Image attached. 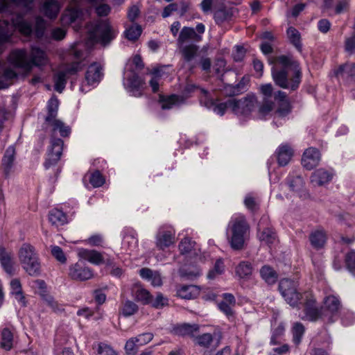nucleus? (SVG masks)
Here are the masks:
<instances>
[{
	"label": "nucleus",
	"instance_id": "nucleus-1",
	"mask_svg": "<svg viewBox=\"0 0 355 355\" xmlns=\"http://www.w3.org/2000/svg\"><path fill=\"white\" fill-rule=\"evenodd\" d=\"M9 62L15 68L21 69L26 73L31 71L33 66H44L48 62V58L44 51L33 46L31 49V60L25 49H15L8 57Z\"/></svg>",
	"mask_w": 355,
	"mask_h": 355
},
{
	"label": "nucleus",
	"instance_id": "nucleus-2",
	"mask_svg": "<svg viewBox=\"0 0 355 355\" xmlns=\"http://www.w3.org/2000/svg\"><path fill=\"white\" fill-rule=\"evenodd\" d=\"M249 232L250 226L243 215L233 216L226 232L231 248L235 250L243 249Z\"/></svg>",
	"mask_w": 355,
	"mask_h": 355
},
{
	"label": "nucleus",
	"instance_id": "nucleus-3",
	"mask_svg": "<svg viewBox=\"0 0 355 355\" xmlns=\"http://www.w3.org/2000/svg\"><path fill=\"white\" fill-rule=\"evenodd\" d=\"M87 29L89 42L103 46L109 45L119 33L107 20L102 19L89 23Z\"/></svg>",
	"mask_w": 355,
	"mask_h": 355
},
{
	"label": "nucleus",
	"instance_id": "nucleus-4",
	"mask_svg": "<svg viewBox=\"0 0 355 355\" xmlns=\"http://www.w3.org/2000/svg\"><path fill=\"white\" fill-rule=\"evenodd\" d=\"M18 257L23 269L31 276L40 274L41 264L35 248L24 243L19 250Z\"/></svg>",
	"mask_w": 355,
	"mask_h": 355
},
{
	"label": "nucleus",
	"instance_id": "nucleus-5",
	"mask_svg": "<svg viewBox=\"0 0 355 355\" xmlns=\"http://www.w3.org/2000/svg\"><path fill=\"white\" fill-rule=\"evenodd\" d=\"M272 76L275 84L279 87L294 91L300 85L302 73L300 69L295 67L292 76H290L288 70L285 69L277 70L272 68Z\"/></svg>",
	"mask_w": 355,
	"mask_h": 355
},
{
	"label": "nucleus",
	"instance_id": "nucleus-6",
	"mask_svg": "<svg viewBox=\"0 0 355 355\" xmlns=\"http://www.w3.org/2000/svg\"><path fill=\"white\" fill-rule=\"evenodd\" d=\"M298 283L285 278L279 281V291L285 301L293 307H297L302 303L304 293L298 291Z\"/></svg>",
	"mask_w": 355,
	"mask_h": 355
},
{
	"label": "nucleus",
	"instance_id": "nucleus-7",
	"mask_svg": "<svg viewBox=\"0 0 355 355\" xmlns=\"http://www.w3.org/2000/svg\"><path fill=\"white\" fill-rule=\"evenodd\" d=\"M257 104V98L254 94H248L245 96L236 99L232 98L230 103L232 112L241 116L250 115Z\"/></svg>",
	"mask_w": 355,
	"mask_h": 355
},
{
	"label": "nucleus",
	"instance_id": "nucleus-8",
	"mask_svg": "<svg viewBox=\"0 0 355 355\" xmlns=\"http://www.w3.org/2000/svg\"><path fill=\"white\" fill-rule=\"evenodd\" d=\"M201 89L194 84L187 83L183 89L182 95L172 94L166 97L160 96L159 103H161V107L163 110H166L171 109L174 105H179L183 103L187 98L190 97L192 93L196 90L200 92Z\"/></svg>",
	"mask_w": 355,
	"mask_h": 355
},
{
	"label": "nucleus",
	"instance_id": "nucleus-9",
	"mask_svg": "<svg viewBox=\"0 0 355 355\" xmlns=\"http://www.w3.org/2000/svg\"><path fill=\"white\" fill-rule=\"evenodd\" d=\"M316 300L310 292H304V300L301 304H304V315L300 316L302 320H306L315 322L322 317H324V313L322 308L318 309L315 306Z\"/></svg>",
	"mask_w": 355,
	"mask_h": 355
},
{
	"label": "nucleus",
	"instance_id": "nucleus-10",
	"mask_svg": "<svg viewBox=\"0 0 355 355\" xmlns=\"http://www.w3.org/2000/svg\"><path fill=\"white\" fill-rule=\"evenodd\" d=\"M259 91L262 96V103L258 108V114L260 118H263L274 108L273 97L275 93H273V87L270 83L260 85Z\"/></svg>",
	"mask_w": 355,
	"mask_h": 355
},
{
	"label": "nucleus",
	"instance_id": "nucleus-11",
	"mask_svg": "<svg viewBox=\"0 0 355 355\" xmlns=\"http://www.w3.org/2000/svg\"><path fill=\"white\" fill-rule=\"evenodd\" d=\"M199 101L200 105L212 110L216 114L223 116L227 109H230V103L232 102V98L228 99L224 103H217L214 99L210 97L207 90L201 89Z\"/></svg>",
	"mask_w": 355,
	"mask_h": 355
},
{
	"label": "nucleus",
	"instance_id": "nucleus-12",
	"mask_svg": "<svg viewBox=\"0 0 355 355\" xmlns=\"http://www.w3.org/2000/svg\"><path fill=\"white\" fill-rule=\"evenodd\" d=\"M64 142L61 139L52 138L51 141V146L48 150L47 157L44 166L46 169H49L51 166H54L60 160Z\"/></svg>",
	"mask_w": 355,
	"mask_h": 355
},
{
	"label": "nucleus",
	"instance_id": "nucleus-13",
	"mask_svg": "<svg viewBox=\"0 0 355 355\" xmlns=\"http://www.w3.org/2000/svg\"><path fill=\"white\" fill-rule=\"evenodd\" d=\"M103 76V67L101 64L97 62L91 64L85 73V80L80 87V89L83 92L85 85L95 87L100 83Z\"/></svg>",
	"mask_w": 355,
	"mask_h": 355
},
{
	"label": "nucleus",
	"instance_id": "nucleus-14",
	"mask_svg": "<svg viewBox=\"0 0 355 355\" xmlns=\"http://www.w3.org/2000/svg\"><path fill=\"white\" fill-rule=\"evenodd\" d=\"M340 307L339 299L335 295H329L324 299L322 309L324 313V317H327L328 321L331 322L332 317L338 312Z\"/></svg>",
	"mask_w": 355,
	"mask_h": 355
},
{
	"label": "nucleus",
	"instance_id": "nucleus-15",
	"mask_svg": "<svg viewBox=\"0 0 355 355\" xmlns=\"http://www.w3.org/2000/svg\"><path fill=\"white\" fill-rule=\"evenodd\" d=\"M69 275L71 279L78 281H86L92 279L94 276L91 268L79 263H76L69 268Z\"/></svg>",
	"mask_w": 355,
	"mask_h": 355
},
{
	"label": "nucleus",
	"instance_id": "nucleus-16",
	"mask_svg": "<svg viewBox=\"0 0 355 355\" xmlns=\"http://www.w3.org/2000/svg\"><path fill=\"white\" fill-rule=\"evenodd\" d=\"M12 23L8 22V21H2L0 23V26H2V28L3 30H6L8 26L12 27V33L10 35V37L12 35V33L15 30V28L19 29V31L24 35H30L32 33V26L31 25L24 21L21 17H18L16 20H14L13 18L11 19Z\"/></svg>",
	"mask_w": 355,
	"mask_h": 355
},
{
	"label": "nucleus",
	"instance_id": "nucleus-17",
	"mask_svg": "<svg viewBox=\"0 0 355 355\" xmlns=\"http://www.w3.org/2000/svg\"><path fill=\"white\" fill-rule=\"evenodd\" d=\"M127 83H124L132 96L139 97L142 95V88L145 84L144 79L135 73L132 72L127 77Z\"/></svg>",
	"mask_w": 355,
	"mask_h": 355
},
{
	"label": "nucleus",
	"instance_id": "nucleus-18",
	"mask_svg": "<svg viewBox=\"0 0 355 355\" xmlns=\"http://www.w3.org/2000/svg\"><path fill=\"white\" fill-rule=\"evenodd\" d=\"M175 243V231L160 228L156 236V246L159 250H164Z\"/></svg>",
	"mask_w": 355,
	"mask_h": 355
},
{
	"label": "nucleus",
	"instance_id": "nucleus-19",
	"mask_svg": "<svg viewBox=\"0 0 355 355\" xmlns=\"http://www.w3.org/2000/svg\"><path fill=\"white\" fill-rule=\"evenodd\" d=\"M275 100L277 102V109L275 111V115L280 118L288 115L291 110V106L286 93L278 91L275 94Z\"/></svg>",
	"mask_w": 355,
	"mask_h": 355
},
{
	"label": "nucleus",
	"instance_id": "nucleus-20",
	"mask_svg": "<svg viewBox=\"0 0 355 355\" xmlns=\"http://www.w3.org/2000/svg\"><path fill=\"white\" fill-rule=\"evenodd\" d=\"M320 161V152L314 148H309L303 154L302 163L306 169L311 170L316 166Z\"/></svg>",
	"mask_w": 355,
	"mask_h": 355
},
{
	"label": "nucleus",
	"instance_id": "nucleus-21",
	"mask_svg": "<svg viewBox=\"0 0 355 355\" xmlns=\"http://www.w3.org/2000/svg\"><path fill=\"white\" fill-rule=\"evenodd\" d=\"M202 36L198 35L195 29L191 27L184 26L180 31L177 40V45H182L191 43V41L200 42Z\"/></svg>",
	"mask_w": 355,
	"mask_h": 355
},
{
	"label": "nucleus",
	"instance_id": "nucleus-22",
	"mask_svg": "<svg viewBox=\"0 0 355 355\" xmlns=\"http://www.w3.org/2000/svg\"><path fill=\"white\" fill-rule=\"evenodd\" d=\"M0 262L5 272L10 276L15 274V261L13 254L6 251L3 248H0Z\"/></svg>",
	"mask_w": 355,
	"mask_h": 355
},
{
	"label": "nucleus",
	"instance_id": "nucleus-23",
	"mask_svg": "<svg viewBox=\"0 0 355 355\" xmlns=\"http://www.w3.org/2000/svg\"><path fill=\"white\" fill-rule=\"evenodd\" d=\"M330 171L319 168L315 171L311 176V182L314 186H322L329 182L333 178Z\"/></svg>",
	"mask_w": 355,
	"mask_h": 355
},
{
	"label": "nucleus",
	"instance_id": "nucleus-24",
	"mask_svg": "<svg viewBox=\"0 0 355 355\" xmlns=\"http://www.w3.org/2000/svg\"><path fill=\"white\" fill-rule=\"evenodd\" d=\"M78 256L94 265H100L104 262L103 254L95 250L81 248L78 250Z\"/></svg>",
	"mask_w": 355,
	"mask_h": 355
},
{
	"label": "nucleus",
	"instance_id": "nucleus-25",
	"mask_svg": "<svg viewBox=\"0 0 355 355\" xmlns=\"http://www.w3.org/2000/svg\"><path fill=\"white\" fill-rule=\"evenodd\" d=\"M34 0H0V12H6L10 10V6L21 7L26 10L33 8Z\"/></svg>",
	"mask_w": 355,
	"mask_h": 355
},
{
	"label": "nucleus",
	"instance_id": "nucleus-26",
	"mask_svg": "<svg viewBox=\"0 0 355 355\" xmlns=\"http://www.w3.org/2000/svg\"><path fill=\"white\" fill-rule=\"evenodd\" d=\"M60 10V5L57 0H45L42 4L41 11L49 19L57 17Z\"/></svg>",
	"mask_w": 355,
	"mask_h": 355
},
{
	"label": "nucleus",
	"instance_id": "nucleus-27",
	"mask_svg": "<svg viewBox=\"0 0 355 355\" xmlns=\"http://www.w3.org/2000/svg\"><path fill=\"white\" fill-rule=\"evenodd\" d=\"M327 236L323 230L313 231L309 235V241L311 246L315 250H320L326 244Z\"/></svg>",
	"mask_w": 355,
	"mask_h": 355
},
{
	"label": "nucleus",
	"instance_id": "nucleus-28",
	"mask_svg": "<svg viewBox=\"0 0 355 355\" xmlns=\"http://www.w3.org/2000/svg\"><path fill=\"white\" fill-rule=\"evenodd\" d=\"M276 154L278 164L284 166L290 162L293 155V151L291 147L288 144H282L277 149Z\"/></svg>",
	"mask_w": 355,
	"mask_h": 355
},
{
	"label": "nucleus",
	"instance_id": "nucleus-29",
	"mask_svg": "<svg viewBox=\"0 0 355 355\" xmlns=\"http://www.w3.org/2000/svg\"><path fill=\"white\" fill-rule=\"evenodd\" d=\"M139 275L141 278L151 282L154 286H159L162 284V279L160 274L157 271H153L148 268H143L139 270Z\"/></svg>",
	"mask_w": 355,
	"mask_h": 355
},
{
	"label": "nucleus",
	"instance_id": "nucleus-30",
	"mask_svg": "<svg viewBox=\"0 0 355 355\" xmlns=\"http://www.w3.org/2000/svg\"><path fill=\"white\" fill-rule=\"evenodd\" d=\"M184 60L189 62H191L197 55L198 46L193 43L177 45Z\"/></svg>",
	"mask_w": 355,
	"mask_h": 355
},
{
	"label": "nucleus",
	"instance_id": "nucleus-31",
	"mask_svg": "<svg viewBox=\"0 0 355 355\" xmlns=\"http://www.w3.org/2000/svg\"><path fill=\"white\" fill-rule=\"evenodd\" d=\"M15 149L12 146H9L3 157L2 166L6 175H9L15 160Z\"/></svg>",
	"mask_w": 355,
	"mask_h": 355
},
{
	"label": "nucleus",
	"instance_id": "nucleus-32",
	"mask_svg": "<svg viewBox=\"0 0 355 355\" xmlns=\"http://www.w3.org/2000/svg\"><path fill=\"white\" fill-rule=\"evenodd\" d=\"M14 336L9 328H3L0 335V347L4 350L9 351L13 347Z\"/></svg>",
	"mask_w": 355,
	"mask_h": 355
},
{
	"label": "nucleus",
	"instance_id": "nucleus-33",
	"mask_svg": "<svg viewBox=\"0 0 355 355\" xmlns=\"http://www.w3.org/2000/svg\"><path fill=\"white\" fill-rule=\"evenodd\" d=\"M59 107V101L57 98L52 97L48 101L47 110L48 113L45 118V121L47 124L56 120Z\"/></svg>",
	"mask_w": 355,
	"mask_h": 355
},
{
	"label": "nucleus",
	"instance_id": "nucleus-34",
	"mask_svg": "<svg viewBox=\"0 0 355 355\" xmlns=\"http://www.w3.org/2000/svg\"><path fill=\"white\" fill-rule=\"evenodd\" d=\"M11 293L15 296V300L21 304L22 306L26 305L25 297L23 295L21 285L19 279H14L10 282Z\"/></svg>",
	"mask_w": 355,
	"mask_h": 355
},
{
	"label": "nucleus",
	"instance_id": "nucleus-35",
	"mask_svg": "<svg viewBox=\"0 0 355 355\" xmlns=\"http://www.w3.org/2000/svg\"><path fill=\"white\" fill-rule=\"evenodd\" d=\"M67 76L66 71L62 69H60L54 74V89L56 92L62 93L64 90L67 81Z\"/></svg>",
	"mask_w": 355,
	"mask_h": 355
},
{
	"label": "nucleus",
	"instance_id": "nucleus-36",
	"mask_svg": "<svg viewBox=\"0 0 355 355\" xmlns=\"http://www.w3.org/2000/svg\"><path fill=\"white\" fill-rule=\"evenodd\" d=\"M286 184L291 191L298 193L304 187V180L300 175H289L286 179Z\"/></svg>",
	"mask_w": 355,
	"mask_h": 355
},
{
	"label": "nucleus",
	"instance_id": "nucleus-37",
	"mask_svg": "<svg viewBox=\"0 0 355 355\" xmlns=\"http://www.w3.org/2000/svg\"><path fill=\"white\" fill-rule=\"evenodd\" d=\"M198 293L197 288L192 285H184L177 290V295L182 299L194 298Z\"/></svg>",
	"mask_w": 355,
	"mask_h": 355
},
{
	"label": "nucleus",
	"instance_id": "nucleus-38",
	"mask_svg": "<svg viewBox=\"0 0 355 355\" xmlns=\"http://www.w3.org/2000/svg\"><path fill=\"white\" fill-rule=\"evenodd\" d=\"M49 220L52 225H62L67 222V216L61 210L54 209L49 212Z\"/></svg>",
	"mask_w": 355,
	"mask_h": 355
},
{
	"label": "nucleus",
	"instance_id": "nucleus-39",
	"mask_svg": "<svg viewBox=\"0 0 355 355\" xmlns=\"http://www.w3.org/2000/svg\"><path fill=\"white\" fill-rule=\"evenodd\" d=\"M175 331L177 334L180 336L194 338V334L198 332L199 331V326L196 324H183L178 326Z\"/></svg>",
	"mask_w": 355,
	"mask_h": 355
},
{
	"label": "nucleus",
	"instance_id": "nucleus-40",
	"mask_svg": "<svg viewBox=\"0 0 355 355\" xmlns=\"http://www.w3.org/2000/svg\"><path fill=\"white\" fill-rule=\"evenodd\" d=\"M138 306L129 300H126L121 303L120 313L125 317L133 315L138 311Z\"/></svg>",
	"mask_w": 355,
	"mask_h": 355
},
{
	"label": "nucleus",
	"instance_id": "nucleus-41",
	"mask_svg": "<svg viewBox=\"0 0 355 355\" xmlns=\"http://www.w3.org/2000/svg\"><path fill=\"white\" fill-rule=\"evenodd\" d=\"M233 15V8L224 7L215 12L214 19L217 24H221L230 19Z\"/></svg>",
	"mask_w": 355,
	"mask_h": 355
},
{
	"label": "nucleus",
	"instance_id": "nucleus-42",
	"mask_svg": "<svg viewBox=\"0 0 355 355\" xmlns=\"http://www.w3.org/2000/svg\"><path fill=\"white\" fill-rule=\"evenodd\" d=\"M262 279L269 284H274L277 279L276 272L270 266H264L260 270Z\"/></svg>",
	"mask_w": 355,
	"mask_h": 355
},
{
	"label": "nucleus",
	"instance_id": "nucleus-43",
	"mask_svg": "<svg viewBox=\"0 0 355 355\" xmlns=\"http://www.w3.org/2000/svg\"><path fill=\"white\" fill-rule=\"evenodd\" d=\"M252 270L250 263L241 261L236 268V273L240 278L247 279L252 275Z\"/></svg>",
	"mask_w": 355,
	"mask_h": 355
},
{
	"label": "nucleus",
	"instance_id": "nucleus-44",
	"mask_svg": "<svg viewBox=\"0 0 355 355\" xmlns=\"http://www.w3.org/2000/svg\"><path fill=\"white\" fill-rule=\"evenodd\" d=\"M258 237L261 242H264L267 245L273 244L276 239V234L270 228H265L262 231L259 230Z\"/></svg>",
	"mask_w": 355,
	"mask_h": 355
},
{
	"label": "nucleus",
	"instance_id": "nucleus-45",
	"mask_svg": "<svg viewBox=\"0 0 355 355\" xmlns=\"http://www.w3.org/2000/svg\"><path fill=\"white\" fill-rule=\"evenodd\" d=\"M48 125L52 127L53 132L59 131L60 136L68 137L71 132V129L69 126L66 125L62 121L56 119Z\"/></svg>",
	"mask_w": 355,
	"mask_h": 355
},
{
	"label": "nucleus",
	"instance_id": "nucleus-46",
	"mask_svg": "<svg viewBox=\"0 0 355 355\" xmlns=\"http://www.w3.org/2000/svg\"><path fill=\"white\" fill-rule=\"evenodd\" d=\"M275 62H278L281 64L283 66L284 69H285L286 70H288L289 67H292L293 72L295 70V66L296 67L300 69L298 64L296 62L292 60L291 58L288 55H280L275 58L274 60L271 63Z\"/></svg>",
	"mask_w": 355,
	"mask_h": 355
},
{
	"label": "nucleus",
	"instance_id": "nucleus-47",
	"mask_svg": "<svg viewBox=\"0 0 355 355\" xmlns=\"http://www.w3.org/2000/svg\"><path fill=\"white\" fill-rule=\"evenodd\" d=\"M287 35L290 42L299 50H301L302 45L300 42V35L297 29L293 27H289L287 29Z\"/></svg>",
	"mask_w": 355,
	"mask_h": 355
},
{
	"label": "nucleus",
	"instance_id": "nucleus-48",
	"mask_svg": "<svg viewBox=\"0 0 355 355\" xmlns=\"http://www.w3.org/2000/svg\"><path fill=\"white\" fill-rule=\"evenodd\" d=\"M194 343L202 347L208 348L213 342V336L211 334L206 333L194 337Z\"/></svg>",
	"mask_w": 355,
	"mask_h": 355
},
{
	"label": "nucleus",
	"instance_id": "nucleus-49",
	"mask_svg": "<svg viewBox=\"0 0 355 355\" xmlns=\"http://www.w3.org/2000/svg\"><path fill=\"white\" fill-rule=\"evenodd\" d=\"M135 298L137 301L144 304H148L151 302V295L150 293L142 288H138L135 292Z\"/></svg>",
	"mask_w": 355,
	"mask_h": 355
},
{
	"label": "nucleus",
	"instance_id": "nucleus-50",
	"mask_svg": "<svg viewBox=\"0 0 355 355\" xmlns=\"http://www.w3.org/2000/svg\"><path fill=\"white\" fill-rule=\"evenodd\" d=\"M305 328L304 325L300 322L294 323L292 329L293 332V340L295 344L298 345L302 340V338L304 334Z\"/></svg>",
	"mask_w": 355,
	"mask_h": 355
},
{
	"label": "nucleus",
	"instance_id": "nucleus-51",
	"mask_svg": "<svg viewBox=\"0 0 355 355\" xmlns=\"http://www.w3.org/2000/svg\"><path fill=\"white\" fill-rule=\"evenodd\" d=\"M225 270V265L223 259H218L215 262L213 269L210 270L207 274V278L214 279L216 276L221 275Z\"/></svg>",
	"mask_w": 355,
	"mask_h": 355
},
{
	"label": "nucleus",
	"instance_id": "nucleus-52",
	"mask_svg": "<svg viewBox=\"0 0 355 355\" xmlns=\"http://www.w3.org/2000/svg\"><path fill=\"white\" fill-rule=\"evenodd\" d=\"M162 70V67H157L153 69L150 73L153 75V77L149 82V84L152 88V90L154 93L158 92L159 90V77L161 76V71Z\"/></svg>",
	"mask_w": 355,
	"mask_h": 355
},
{
	"label": "nucleus",
	"instance_id": "nucleus-53",
	"mask_svg": "<svg viewBox=\"0 0 355 355\" xmlns=\"http://www.w3.org/2000/svg\"><path fill=\"white\" fill-rule=\"evenodd\" d=\"M141 33V28L138 24L131 26L125 31V37L129 40H136L140 36Z\"/></svg>",
	"mask_w": 355,
	"mask_h": 355
},
{
	"label": "nucleus",
	"instance_id": "nucleus-54",
	"mask_svg": "<svg viewBox=\"0 0 355 355\" xmlns=\"http://www.w3.org/2000/svg\"><path fill=\"white\" fill-rule=\"evenodd\" d=\"M12 31L10 26H8L6 31L2 28V26H0V54L2 53L4 50L5 44L9 42Z\"/></svg>",
	"mask_w": 355,
	"mask_h": 355
},
{
	"label": "nucleus",
	"instance_id": "nucleus-55",
	"mask_svg": "<svg viewBox=\"0 0 355 355\" xmlns=\"http://www.w3.org/2000/svg\"><path fill=\"white\" fill-rule=\"evenodd\" d=\"M196 245V243L189 238L183 239L179 244V250L182 254L190 252Z\"/></svg>",
	"mask_w": 355,
	"mask_h": 355
},
{
	"label": "nucleus",
	"instance_id": "nucleus-56",
	"mask_svg": "<svg viewBox=\"0 0 355 355\" xmlns=\"http://www.w3.org/2000/svg\"><path fill=\"white\" fill-rule=\"evenodd\" d=\"M105 181L104 177L98 171L92 173L89 177V182L95 188L103 186Z\"/></svg>",
	"mask_w": 355,
	"mask_h": 355
},
{
	"label": "nucleus",
	"instance_id": "nucleus-57",
	"mask_svg": "<svg viewBox=\"0 0 355 355\" xmlns=\"http://www.w3.org/2000/svg\"><path fill=\"white\" fill-rule=\"evenodd\" d=\"M136 341L139 347L144 345L151 341L153 338V334L150 332H146L138 335L136 337H132Z\"/></svg>",
	"mask_w": 355,
	"mask_h": 355
},
{
	"label": "nucleus",
	"instance_id": "nucleus-58",
	"mask_svg": "<svg viewBox=\"0 0 355 355\" xmlns=\"http://www.w3.org/2000/svg\"><path fill=\"white\" fill-rule=\"evenodd\" d=\"M346 74L349 76H355V63H346L340 67L337 71V75Z\"/></svg>",
	"mask_w": 355,
	"mask_h": 355
},
{
	"label": "nucleus",
	"instance_id": "nucleus-59",
	"mask_svg": "<svg viewBox=\"0 0 355 355\" xmlns=\"http://www.w3.org/2000/svg\"><path fill=\"white\" fill-rule=\"evenodd\" d=\"M150 304L156 309H162L168 305V299L164 297L162 293H158L154 300L151 298Z\"/></svg>",
	"mask_w": 355,
	"mask_h": 355
},
{
	"label": "nucleus",
	"instance_id": "nucleus-60",
	"mask_svg": "<svg viewBox=\"0 0 355 355\" xmlns=\"http://www.w3.org/2000/svg\"><path fill=\"white\" fill-rule=\"evenodd\" d=\"M80 44H75L69 50V55L73 58L81 60L84 57L85 51L80 47Z\"/></svg>",
	"mask_w": 355,
	"mask_h": 355
},
{
	"label": "nucleus",
	"instance_id": "nucleus-61",
	"mask_svg": "<svg viewBox=\"0 0 355 355\" xmlns=\"http://www.w3.org/2000/svg\"><path fill=\"white\" fill-rule=\"evenodd\" d=\"M51 254L60 263H64L66 262L65 254L60 247L57 245L51 246Z\"/></svg>",
	"mask_w": 355,
	"mask_h": 355
},
{
	"label": "nucleus",
	"instance_id": "nucleus-62",
	"mask_svg": "<svg viewBox=\"0 0 355 355\" xmlns=\"http://www.w3.org/2000/svg\"><path fill=\"white\" fill-rule=\"evenodd\" d=\"M45 28L46 21L41 17H37L35 19V30L38 37L43 36Z\"/></svg>",
	"mask_w": 355,
	"mask_h": 355
},
{
	"label": "nucleus",
	"instance_id": "nucleus-63",
	"mask_svg": "<svg viewBox=\"0 0 355 355\" xmlns=\"http://www.w3.org/2000/svg\"><path fill=\"white\" fill-rule=\"evenodd\" d=\"M138 349L139 346L133 338H131L127 340L125 345V349L128 355H135L137 353Z\"/></svg>",
	"mask_w": 355,
	"mask_h": 355
},
{
	"label": "nucleus",
	"instance_id": "nucleus-64",
	"mask_svg": "<svg viewBox=\"0 0 355 355\" xmlns=\"http://www.w3.org/2000/svg\"><path fill=\"white\" fill-rule=\"evenodd\" d=\"M345 262L349 270L355 275V252L347 254Z\"/></svg>",
	"mask_w": 355,
	"mask_h": 355
}]
</instances>
